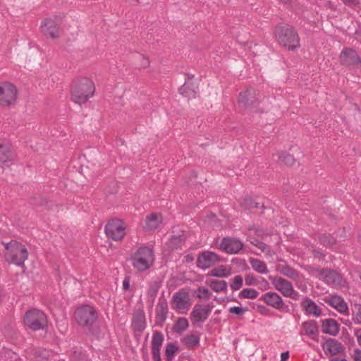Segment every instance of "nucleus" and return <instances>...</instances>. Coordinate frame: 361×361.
<instances>
[{
  "instance_id": "obj_1",
  "label": "nucleus",
  "mask_w": 361,
  "mask_h": 361,
  "mask_svg": "<svg viewBox=\"0 0 361 361\" xmlns=\"http://www.w3.org/2000/svg\"><path fill=\"white\" fill-rule=\"evenodd\" d=\"M94 84L88 78H81L75 80L71 85V100L81 105L85 104L94 93Z\"/></svg>"
},
{
  "instance_id": "obj_2",
  "label": "nucleus",
  "mask_w": 361,
  "mask_h": 361,
  "mask_svg": "<svg viewBox=\"0 0 361 361\" xmlns=\"http://www.w3.org/2000/svg\"><path fill=\"white\" fill-rule=\"evenodd\" d=\"M274 34L278 43L288 50L294 51L300 46L298 34L290 25H277Z\"/></svg>"
},
{
  "instance_id": "obj_3",
  "label": "nucleus",
  "mask_w": 361,
  "mask_h": 361,
  "mask_svg": "<svg viewBox=\"0 0 361 361\" xmlns=\"http://www.w3.org/2000/svg\"><path fill=\"white\" fill-rule=\"evenodd\" d=\"M4 244L5 245L4 255L6 261L9 263H13L18 266H23L28 256V252L26 247L20 243L16 240H12L10 243Z\"/></svg>"
},
{
  "instance_id": "obj_4",
  "label": "nucleus",
  "mask_w": 361,
  "mask_h": 361,
  "mask_svg": "<svg viewBox=\"0 0 361 361\" xmlns=\"http://www.w3.org/2000/svg\"><path fill=\"white\" fill-rule=\"evenodd\" d=\"M130 259L135 269L143 272L149 269L154 263L153 250L147 246H142L130 256Z\"/></svg>"
},
{
  "instance_id": "obj_5",
  "label": "nucleus",
  "mask_w": 361,
  "mask_h": 361,
  "mask_svg": "<svg viewBox=\"0 0 361 361\" xmlns=\"http://www.w3.org/2000/svg\"><path fill=\"white\" fill-rule=\"evenodd\" d=\"M74 317L80 326L87 329L92 334L98 336L97 332L92 330V326L98 317L97 312L93 307L88 305L78 307L75 311Z\"/></svg>"
},
{
  "instance_id": "obj_6",
  "label": "nucleus",
  "mask_w": 361,
  "mask_h": 361,
  "mask_svg": "<svg viewBox=\"0 0 361 361\" xmlns=\"http://www.w3.org/2000/svg\"><path fill=\"white\" fill-rule=\"evenodd\" d=\"M23 320L25 325L34 331L44 330L47 327V317L44 312L38 309L32 308L27 310Z\"/></svg>"
},
{
  "instance_id": "obj_7",
  "label": "nucleus",
  "mask_w": 361,
  "mask_h": 361,
  "mask_svg": "<svg viewBox=\"0 0 361 361\" xmlns=\"http://www.w3.org/2000/svg\"><path fill=\"white\" fill-rule=\"evenodd\" d=\"M310 273L327 285L335 287L341 286L343 285L342 276L334 270L322 269L319 267H312Z\"/></svg>"
},
{
  "instance_id": "obj_8",
  "label": "nucleus",
  "mask_w": 361,
  "mask_h": 361,
  "mask_svg": "<svg viewBox=\"0 0 361 361\" xmlns=\"http://www.w3.org/2000/svg\"><path fill=\"white\" fill-rule=\"evenodd\" d=\"M18 90L16 86L8 82L0 85V105L10 106L16 104Z\"/></svg>"
},
{
  "instance_id": "obj_9",
  "label": "nucleus",
  "mask_w": 361,
  "mask_h": 361,
  "mask_svg": "<svg viewBox=\"0 0 361 361\" xmlns=\"http://www.w3.org/2000/svg\"><path fill=\"white\" fill-rule=\"evenodd\" d=\"M259 91L250 88L239 94L238 102L243 109H254L259 104Z\"/></svg>"
},
{
  "instance_id": "obj_10",
  "label": "nucleus",
  "mask_w": 361,
  "mask_h": 361,
  "mask_svg": "<svg viewBox=\"0 0 361 361\" xmlns=\"http://www.w3.org/2000/svg\"><path fill=\"white\" fill-rule=\"evenodd\" d=\"M125 230L123 222L119 219L109 221L105 226L106 236L115 241L121 240L124 238Z\"/></svg>"
},
{
  "instance_id": "obj_11",
  "label": "nucleus",
  "mask_w": 361,
  "mask_h": 361,
  "mask_svg": "<svg viewBox=\"0 0 361 361\" xmlns=\"http://www.w3.org/2000/svg\"><path fill=\"white\" fill-rule=\"evenodd\" d=\"M41 29L46 37L57 39L60 36V23L56 19H44L41 23Z\"/></svg>"
},
{
  "instance_id": "obj_12",
  "label": "nucleus",
  "mask_w": 361,
  "mask_h": 361,
  "mask_svg": "<svg viewBox=\"0 0 361 361\" xmlns=\"http://www.w3.org/2000/svg\"><path fill=\"white\" fill-rule=\"evenodd\" d=\"M220 249L228 254H238L243 248V243L233 237L224 238L219 245Z\"/></svg>"
},
{
  "instance_id": "obj_13",
  "label": "nucleus",
  "mask_w": 361,
  "mask_h": 361,
  "mask_svg": "<svg viewBox=\"0 0 361 361\" xmlns=\"http://www.w3.org/2000/svg\"><path fill=\"white\" fill-rule=\"evenodd\" d=\"M219 261V256L210 251H205L199 255L197 259L198 267L206 269L214 266Z\"/></svg>"
},
{
  "instance_id": "obj_14",
  "label": "nucleus",
  "mask_w": 361,
  "mask_h": 361,
  "mask_svg": "<svg viewBox=\"0 0 361 361\" xmlns=\"http://www.w3.org/2000/svg\"><path fill=\"white\" fill-rule=\"evenodd\" d=\"M212 308V304H196L191 312V316L196 322H204L208 318Z\"/></svg>"
},
{
  "instance_id": "obj_15",
  "label": "nucleus",
  "mask_w": 361,
  "mask_h": 361,
  "mask_svg": "<svg viewBox=\"0 0 361 361\" xmlns=\"http://www.w3.org/2000/svg\"><path fill=\"white\" fill-rule=\"evenodd\" d=\"M340 61L345 66H357L361 60L357 52L352 49H345L340 54Z\"/></svg>"
},
{
  "instance_id": "obj_16",
  "label": "nucleus",
  "mask_w": 361,
  "mask_h": 361,
  "mask_svg": "<svg viewBox=\"0 0 361 361\" xmlns=\"http://www.w3.org/2000/svg\"><path fill=\"white\" fill-rule=\"evenodd\" d=\"M272 284L274 288L286 297H292L294 289L292 283L281 277L272 278Z\"/></svg>"
},
{
  "instance_id": "obj_17",
  "label": "nucleus",
  "mask_w": 361,
  "mask_h": 361,
  "mask_svg": "<svg viewBox=\"0 0 361 361\" xmlns=\"http://www.w3.org/2000/svg\"><path fill=\"white\" fill-rule=\"evenodd\" d=\"M185 83L179 88L180 94L188 97L195 98L198 90V85L192 81V75H186Z\"/></svg>"
},
{
  "instance_id": "obj_18",
  "label": "nucleus",
  "mask_w": 361,
  "mask_h": 361,
  "mask_svg": "<svg viewBox=\"0 0 361 361\" xmlns=\"http://www.w3.org/2000/svg\"><path fill=\"white\" fill-rule=\"evenodd\" d=\"M189 293L183 290L176 293L173 296V305L176 309L183 310L190 305Z\"/></svg>"
},
{
  "instance_id": "obj_19",
  "label": "nucleus",
  "mask_w": 361,
  "mask_h": 361,
  "mask_svg": "<svg viewBox=\"0 0 361 361\" xmlns=\"http://www.w3.org/2000/svg\"><path fill=\"white\" fill-rule=\"evenodd\" d=\"M259 300H263L267 305L276 310H281L285 306L281 297L274 292L264 293Z\"/></svg>"
},
{
  "instance_id": "obj_20",
  "label": "nucleus",
  "mask_w": 361,
  "mask_h": 361,
  "mask_svg": "<svg viewBox=\"0 0 361 361\" xmlns=\"http://www.w3.org/2000/svg\"><path fill=\"white\" fill-rule=\"evenodd\" d=\"M132 328L135 331L142 332L146 328V319L143 310L134 311L132 319Z\"/></svg>"
},
{
  "instance_id": "obj_21",
  "label": "nucleus",
  "mask_w": 361,
  "mask_h": 361,
  "mask_svg": "<svg viewBox=\"0 0 361 361\" xmlns=\"http://www.w3.org/2000/svg\"><path fill=\"white\" fill-rule=\"evenodd\" d=\"M323 349L326 353H329L331 355H336L341 353L344 350L342 343L334 338L328 339L323 344Z\"/></svg>"
},
{
  "instance_id": "obj_22",
  "label": "nucleus",
  "mask_w": 361,
  "mask_h": 361,
  "mask_svg": "<svg viewBox=\"0 0 361 361\" xmlns=\"http://www.w3.org/2000/svg\"><path fill=\"white\" fill-rule=\"evenodd\" d=\"M301 307L307 314L319 317L322 314V309L310 298L306 297L301 302Z\"/></svg>"
},
{
  "instance_id": "obj_23",
  "label": "nucleus",
  "mask_w": 361,
  "mask_h": 361,
  "mask_svg": "<svg viewBox=\"0 0 361 361\" xmlns=\"http://www.w3.org/2000/svg\"><path fill=\"white\" fill-rule=\"evenodd\" d=\"M273 160L279 164H284L286 166H293L295 164V159L294 157L287 152L279 151L272 155Z\"/></svg>"
},
{
  "instance_id": "obj_24",
  "label": "nucleus",
  "mask_w": 361,
  "mask_h": 361,
  "mask_svg": "<svg viewBox=\"0 0 361 361\" xmlns=\"http://www.w3.org/2000/svg\"><path fill=\"white\" fill-rule=\"evenodd\" d=\"M161 286V282L157 280L149 283V288L147 291V303L149 308L151 309H152L154 306L155 298Z\"/></svg>"
},
{
  "instance_id": "obj_25",
  "label": "nucleus",
  "mask_w": 361,
  "mask_h": 361,
  "mask_svg": "<svg viewBox=\"0 0 361 361\" xmlns=\"http://www.w3.org/2000/svg\"><path fill=\"white\" fill-rule=\"evenodd\" d=\"M318 332V326L315 321L310 320L302 322L300 334L309 336L312 338H314L317 336Z\"/></svg>"
},
{
  "instance_id": "obj_26",
  "label": "nucleus",
  "mask_w": 361,
  "mask_h": 361,
  "mask_svg": "<svg viewBox=\"0 0 361 361\" xmlns=\"http://www.w3.org/2000/svg\"><path fill=\"white\" fill-rule=\"evenodd\" d=\"M16 154L9 143H0V161L7 162L13 160Z\"/></svg>"
},
{
  "instance_id": "obj_27",
  "label": "nucleus",
  "mask_w": 361,
  "mask_h": 361,
  "mask_svg": "<svg viewBox=\"0 0 361 361\" xmlns=\"http://www.w3.org/2000/svg\"><path fill=\"white\" fill-rule=\"evenodd\" d=\"M326 302L341 313H345L348 310L347 303L338 295H333L329 300H326Z\"/></svg>"
},
{
  "instance_id": "obj_28",
  "label": "nucleus",
  "mask_w": 361,
  "mask_h": 361,
  "mask_svg": "<svg viewBox=\"0 0 361 361\" xmlns=\"http://www.w3.org/2000/svg\"><path fill=\"white\" fill-rule=\"evenodd\" d=\"M322 331L332 336H336L339 332V325L334 319H326L322 321Z\"/></svg>"
},
{
  "instance_id": "obj_29",
  "label": "nucleus",
  "mask_w": 361,
  "mask_h": 361,
  "mask_svg": "<svg viewBox=\"0 0 361 361\" xmlns=\"http://www.w3.org/2000/svg\"><path fill=\"white\" fill-rule=\"evenodd\" d=\"M161 221L162 216L160 214H151L146 217L144 228L147 231L155 230Z\"/></svg>"
},
{
  "instance_id": "obj_30",
  "label": "nucleus",
  "mask_w": 361,
  "mask_h": 361,
  "mask_svg": "<svg viewBox=\"0 0 361 361\" xmlns=\"http://www.w3.org/2000/svg\"><path fill=\"white\" fill-rule=\"evenodd\" d=\"M156 312L157 318L162 322H164L168 314V303L164 296L159 298Z\"/></svg>"
},
{
  "instance_id": "obj_31",
  "label": "nucleus",
  "mask_w": 361,
  "mask_h": 361,
  "mask_svg": "<svg viewBox=\"0 0 361 361\" xmlns=\"http://www.w3.org/2000/svg\"><path fill=\"white\" fill-rule=\"evenodd\" d=\"M186 236L184 233L179 235H172L167 242V246L171 250L180 249L185 243Z\"/></svg>"
},
{
  "instance_id": "obj_32",
  "label": "nucleus",
  "mask_w": 361,
  "mask_h": 361,
  "mask_svg": "<svg viewBox=\"0 0 361 361\" xmlns=\"http://www.w3.org/2000/svg\"><path fill=\"white\" fill-rule=\"evenodd\" d=\"M278 270L282 275L291 279H296L299 276L298 271L289 265H279L278 267Z\"/></svg>"
},
{
  "instance_id": "obj_33",
  "label": "nucleus",
  "mask_w": 361,
  "mask_h": 361,
  "mask_svg": "<svg viewBox=\"0 0 361 361\" xmlns=\"http://www.w3.org/2000/svg\"><path fill=\"white\" fill-rule=\"evenodd\" d=\"M249 261L255 271L259 274H267L269 271L267 264L263 261L255 258H250Z\"/></svg>"
},
{
  "instance_id": "obj_34",
  "label": "nucleus",
  "mask_w": 361,
  "mask_h": 361,
  "mask_svg": "<svg viewBox=\"0 0 361 361\" xmlns=\"http://www.w3.org/2000/svg\"><path fill=\"white\" fill-rule=\"evenodd\" d=\"M182 343L187 348H192L199 344L200 338L194 334L187 335L182 338Z\"/></svg>"
},
{
  "instance_id": "obj_35",
  "label": "nucleus",
  "mask_w": 361,
  "mask_h": 361,
  "mask_svg": "<svg viewBox=\"0 0 361 361\" xmlns=\"http://www.w3.org/2000/svg\"><path fill=\"white\" fill-rule=\"evenodd\" d=\"M164 341V336L159 331H154L152 341V349H161Z\"/></svg>"
},
{
  "instance_id": "obj_36",
  "label": "nucleus",
  "mask_w": 361,
  "mask_h": 361,
  "mask_svg": "<svg viewBox=\"0 0 361 361\" xmlns=\"http://www.w3.org/2000/svg\"><path fill=\"white\" fill-rule=\"evenodd\" d=\"M178 346L173 343H167L165 349V356L168 361H171L175 353L178 351Z\"/></svg>"
},
{
  "instance_id": "obj_37",
  "label": "nucleus",
  "mask_w": 361,
  "mask_h": 361,
  "mask_svg": "<svg viewBox=\"0 0 361 361\" xmlns=\"http://www.w3.org/2000/svg\"><path fill=\"white\" fill-rule=\"evenodd\" d=\"M188 327V322L186 318H179L174 324L173 329L176 333H182Z\"/></svg>"
},
{
  "instance_id": "obj_38",
  "label": "nucleus",
  "mask_w": 361,
  "mask_h": 361,
  "mask_svg": "<svg viewBox=\"0 0 361 361\" xmlns=\"http://www.w3.org/2000/svg\"><path fill=\"white\" fill-rule=\"evenodd\" d=\"M319 240L321 244L326 247H332L336 243V239L330 234H322L319 236Z\"/></svg>"
},
{
  "instance_id": "obj_39",
  "label": "nucleus",
  "mask_w": 361,
  "mask_h": 361,
  "mask_svg": "<svg viewBox=\"0 0 361 361\" xmlns=\"http://www.w3.org/2000/svg\"><path fill=\"white\" fill-rule=\"evenodd\" d=\"M210 287L215 292H221L226 289L227 283L224 280H212Z\"/></svg>"
},
{
  "instance_id": "obj_40",
  "label": "nucleus",
  "mask_w": 361,
  "mask_h": 361,
  "mask_svg": "<svg viewBox=\"0 0 361 361\" xmlns=\"http://www.w3.org/2000/svg\"><path fill=\"white\" fill-rule=\"evenodd\" d=\"M259 293L253 288H244L239 293V298H247V299H255L257 298Z\"/></svg>"
},
{
  "instance_id": "obj_41",
  "label": "nucleus",
  "mask_w": 361,
  "mask_h": 361,
  "mask_svg": "<svg viewBox=\"0 0 361 361\" xmlns=\"http://www.w3.org/2000/svg\"><path fill=\"white\" fill-rule=\"evenodd\" d=\"M243 277L240 275H236L233 279L232 282L230 284V286L233 290H238L243 286Z\"/></svg>"
},
{
  "instance_id": "obj_42",
  "label": "nucleus",
  "mask_w": 361,
  "mask_h": 361,
  "mask_svg": "<svg viewBox=\"0 0 361 361\" xmlns=\"http://www.w3.org/2000/svg\"><path fill=\"white\" fill-rule=\"evenodd\" d=\"M352 319L355 324L361 325V304L355 305Z\"/></svg>"
},
{
  "instance_id": "obj_43",
  "label": "nucleus",
  "mask_w": 361,
  "mask_h": 361,
  "mask_svg": "<svg viewBox=\"0 0 361 361\" xmlns=\"http://www.w3.org/2000/svg\"><path fill=\"white\" fill-rule=\"evenodd\" d=\"M241 205L246 209L257 208L259 207V204L254 202L252 199L250 197L244 198L243 201L241 202Z\"/></svg>"
},
{
  "instance_id": "obj_44",
  "label": "nucleus",
  "mask_w": 361,
  "mask_h": 361,
  "mask_svg": "<svg viewBox=\"0 0 361 361\" xmlns=\"http://www.w3.org/2000/svg\"><path fill=\"white\" fill-rule=\"evenodd\" d=\"M210 296L209 290L204 287H200L198 288L197 298L200 299H208Z\"/></svg>"
},
{
  "instance_id": "obj_45",
  "label": "nucleus",
  "mask_w": 361,
  "mask_h": 361,
  "mask_svg": "<svg viewBox=\"0 0 361 361\" xmlns=\"http://www.w3.org/2000/svg\"><path fill=\"white\" fill-rule=\"evenodd\" d=\"M247 310V307L242 308L240 307H232L228 310L230 313L235 314L237 315H243Z\"/></svg>"
},
{
  "instance_id": "obj_46",
  "label": "nucleus",
  "mask_w": 361,
  "mask_h": 361,
  "mask_svg": "<svg viewBox=\"0 0 361 361\" xmlns=\"http://www.w3.org/2000/svg\"><path fill=\"white\" fill-rule=\"evenodd\" d=\"M257 247H258L259 250H262L264 253L269 254L271 252V247L269 245H267L264 242L261 241L259 243H258V245H257Z\"/></svg>"
},
{
  "instance_id": "obj_47",
  "label": "nucleus",
  "mask_w": 361,
  "mask_h": 361,
  "mask_svg": "<svg viewBox=\"0 0 361 361\" xmlns=\"http://www.w3.org/2000/svg\"><path fill=\"white\" fill-rule=\"evenodd\" d=\"M245 281L247 286H252L257 283L256 278L253 275H247Z\"/></svg>"
},
{
  "instance_id": "obj_48",
  "label": "nucleus",
  "mask_w": 361,
  "mask_h": 361,
  "mask_svg": "<svg viewBox=\"0 0 361 361\" xmlns=\"http://www.w3.org/2000/svg\"><path fill=\"white\" fill-rule=\"evenodd\" d=\"M253 231L256 237L262 240H264L265 237L267 236V233H266L262 229L253 228Z\"/></svg>"
},
{
  "instance_id": "obj_49",
  "label": "nucleus",
  "mask_w": 361,
  "mask_h": 361,
  "mask_svg": "<svg viewBox=\"0 0 361 361\" xmlns=\"http://www.w3.org/2000/svg\"><path fill=\"white\" fill-rule=\"evenodd\" d=\"M152 357L154 361H160V350L159 349H152Z\"/></svg>"
},
{
  "instance_id": "obj_50",
  "label": "nucleus",
  "mask_w": 361,
  "mask_h": 361,
  "mask_svg": "<svg viewBox=\"0 0 361 361\" xmlns=\"http://www.w3.org/2000/svg\"><path fill=\"white\" fill-rule=\"evenodd\" d=\"M354 361H361V350L355 349L353 355Z\"/></svg>"
},
{
  "instance_id": "obj_51",
  "label": "nucleus",
  "mask_w": 361,
  "mask_h": 361,
  "mask_svg": "<svg viewBox=\"0 0 361 361\" xmlns=\"http://www.w3.org/2000/svg\"><path fill=\"white\" fill-rule=\"evenodd\" d=\"M249 238H250V241L251 244H252L253 245H255L256 247H257V245H258V243H259L261 242L259 238H257V237L249 236Z\"/></svg>"
},
{
  "instance_id": "obj_52",
  "label": "nucleus",
  "mask_w": 361,
  "mask_h": 361,
  "mask_svg": "<svg viewBox=\"0 0 361 361\" xmlns=\"http://www.w3.org/2000/svg\"><path fill=\"white\" fill-rule=\"evenodd\" d=\"M355 336L357 337L358 344L361 346V329L355 330Z\"/></svg>"
},
{
  "instance_id": "obj_53",
  "label": "nucleus",
  "mask_w": 361,
  "mask_h": 361,
  "mask_svg": "<svg viewBox=\"0 0 361 361\" xmlns=\"http://www.w3.org/2000/svg\"><path fill=\"white\" fill-rule=\"evenodd\" d=\"M130 288V281L128 279L126 278L123 281V288L124 290H128Z\"/></svg>"
},
{
  "instance_id": "obj_54",
  "label": "nucleus",
  "mask_w": 361,
  "mask_h": 361,
  "mask_svg": "<svg viewBox=\"0 0 361 361\" xmlns=\"http://www.w3.org/2000/svg\"><path fill=\"white\" fill-rule=\"evenodd\" d=\"M143 63L142 64L143 68H147L149 66V61L145 56H142Z\"/></svg>"
},
{
  "instance_id": "obj_55",
  "label": "nucleus",
  "mask_w": 361,
  "mask_h": 361,
  "mask_svg": "<svg viewBox=\"0 0 361 361\" xmlns=\"http://www.w3.org/2000/svg\"><path fill=\"white\" fill-rule=\"evenodd\" d=\"M313 253L315 257L323 258L324 257V255L319 250H314Z\"/></svg>"
},
{
  "instance_id": "obj_56",
  "label": "nucleus",
  "mask_w": 361,
  "mask_h": 361,
  "mask_svg": "<svg viewBox=\"0 0 361 361\" xmlns=\"http://www.w3.org/2000/svg\"><path fill=\"white\" fill-rule=\"evenodd\" d=\"M281 357V361H286L289 357L288 352L282 353Z\"/></svg>"
},
{
  "instance_id": "obj_57",
  "label": "nucleus",
  "mask_w": 361,
  "mask_h": 361,
  "mask_svg": "<svg viewBox=\"0 0 361 361\" xmlns=\"http://www.w3.org/2000/svg\"><path fill=\"white\" fill-rule=\"evenodd\" d=\"M212 275L216 276H223L224 274H221L218 273V271L216 269H214L212 271Z\"/></svg>"
},
{
  "instance_id": "obj_58",
  "label": "nucleus",
  "mask_w": 361,
  "mask_h": 361,
  "mask_svg": "<svg viewBox=\"0 0 361 361\" xmlns=\"http://www.w3.org/2000/svg\"><path fill=\"white\" fill-rule=\"evenodd\" d=\"M342 1H343V3L345 4H350V3L353 4V3L355 2L356 0H342Z\"/></svg>"
},
{
  "instance_id": "obj_59",
  "label": "nucleus",
  "mask_w": 361,
  "mask_h": 361,
  "mask_svg": "<svg viewBox=\"0 0 361 361\" xmlns=\"http://www.w3.org/2000/svg\"><path fill=\"white\" fill-rule=\"evenodd\" d=\"M331 361H339V358H333L331 360Z\"/></svg>"
},
{
  "instance_id": "obj_60",
  "label": "nucleus",
  "mask_w": 361,
  "mask_h": 361,
  "mask_svg": "<svg viewBox=\"0 0 361 361\" xmlns=\"http://www.w3.org/2000/svg\"><path fill=\"white\" fill-rule=\"evenodd\" d=\"M282 2L287 4L290 0H281Z\"/></svg>"
},
{
  "instance_id": "obj_61",
  "label": "nucleus",
  "mask_w": 361,
  "mask_h": 361,
  "mask_svg": "<svg viewBox=\"0 0 361 361\" xmlns=\"http://www.w3.org/2000/svg\"><path fill=\"white\" fill-rule=\"evenodd\" d=\"M339 361H348V360L345 359H339Z\"/></svg>"
}]
</instances>
